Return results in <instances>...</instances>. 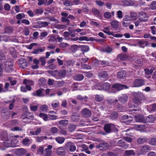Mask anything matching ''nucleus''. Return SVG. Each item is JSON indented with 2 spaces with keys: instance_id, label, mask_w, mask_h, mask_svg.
I'll return each instance as SVG.
<instances>
[{
  "instance_id": "1",
  "label": "nucleus",
  "mask_w": 156,
  "mask_h": 156,
  "mask_svg": "<svg viewBox=\"0 0 156 156\" xmlns=\"http://www.w3.org/2000/svg\"><path fill=\"white\" fill-rule=\"evenodd\" d=\"M134 98L133 101L136 105H129V108H137L142 103V101L145 99V97L142 93L140 92H135L133 94Z\"/></svg>"
},
{
  "instance_id": "2",
  "label": "nucleus",
  "mask_w": 156,
  "mask_h": 156,
  "mask_svg": "<svg viewBox=\"0 0 156 156\" xmlns=\"http://www.w3.org/2000/svg\"><path fill=\"white\" fill-rule=\"evenodd\" d=\"M3 62L4 63L5 70L6 72L10 73L13 69L12 62L10 60L7 61L5 60V62L4 59V61L0 62V76H2L3 74L2 67L1 62L2 63Z\"/></svg>"
},
{
  "instance_id": "3",
  "label": "nucleus",
  "mask_w": 156,
  "mask_h": 156,
  "mask_svg": "<svg viewBox=\"0 0 156 156\" xmlns=\"http://www.w3.org/2000/svg\"><path fill=\"white\" fill-rule=\"evenodd\" d=\"M88 84L90 85V86L92 88V90L95 89H97L98 90H101L102 89L104 90H108L110 87V83H103V85L101 86V87H100L99 86L100 85V83H97L96 84L95 86H93V85H94V81L91 80V81L88 82Z\"/></svg>"
},
{
  "instance_id": "4",
  "label": "nucleus",
  "mask_w": 156,
  "mask_h": 156,
  "mask_svg": "<svg viewBox=\"0 0 156 156\" xmlns=\"http://www.w3.org/2000/svg\"><path fill=\"white\" fill-rule=\"evenodd\" d=\"M18 135L17 136H12V137L9 138V139L7 138L5 139V141L4 142L3 144L4 146L6 147H16V145H15V143H17L18 141L17 140H15V142L13 143L12 141H11V140L13 139L15 140L16 137H19Z\"/></svg>"
},
{
  "instance_id": "5",
  "label": "nucleus",
  "mask_w": 156,
  "mask_h": 156,
  "mask_svg": "<svg viewBox=\"0 0 156 156\" xmlns=\"http://www.w3.org/2000/svg\"><path fill=\"white\" fill-rule=\"evenodd\" d=\"M48 72L57 79H60L64 77L66 74V71L64 70H60L58 71L57 70L49 71Z\"/></svg>"
},
{
  "instance_id": "6",
  "label": "nucleus",
  "mask_w": 156,
  "mask_h": 156,
  "mask_svg": "<svg viewBox=\"0 0 156 156\" xmlns=\"http://www.w3.org/2000/svg\"><path fill=\"white\" fill-rule=\"evenodd\" d=\"M128 87L125 85L120 84L119 83H115L112 85V92L115 93L117 91H119L124 89L128 88Z\"/></svg>"
},
{
  "instance_id": "7",
  "label": "nucleus",
  "mask_w": 156,
  "mask_h": 156,
  "mask_svg": "<svg viewBox=\"0 0 156 156\" xmlns=\"http://www.w3.org/2000/svg\"><path fill=\"white\" fill-rule=\"evenodd\" d=\"M104 128L105 131L107 133H110L112 131H115V127L113 124H106Z\"/></svg>"
},
{
  "instance_id": "8",
  "label": "nucleus",
  "mask_w": 156,
  "mask_h": 156,
  "mask_svg": "<svg viewBox=\"0 0 156 156\" xmlns=\"http://www.w3.org/2000/svg\"><path fill=\"white\" fill-rule=\"evenodd\" d=\"M136 120L138 121L144 122L145 123H153L154 121V116L152 115H149L148 117H146L145 120H144L142 119H137Z\"/></svg>"
},
{
  "instance_id": "9",
  "label": "nucleus",
  "mask_w": 156,
  "mask_h": 156,
  "mask_svg": "<svg viewBox=\"0 0 156 156\" xmlns=\"http://www.w3.org/2000/svg\"><path fill=\"white\" fill-rule=\"evenodd\" d=\"M128 99L127 96L125 94H122L119 95L118 97L119 101L121 103H126Z\"/></svg>"
},
{
  "instance_id": "10",
  "label": "nucleus",
  "mask_w": 156,
  "mask_h": 156,
  "mask_svg": "<svg viewBox=\"0 0 156 156\" xmlns=\"http://www.w3.org/2000/svg\"><path fill=\"white\" fill-rule=\"evenodd\" d=\"M131 18L128 16H126L124 17L122 22V25L125 27L128 26L130 23Z\"/></svg>"
},
{
  "instance_id": "11",
  "label": "nucleus",
  "mask_w": 156,
  "mask_h": 156,
  "mask_svg": "<svg viewBox=\"0 0 156 156\" xmlns=\"http://www.w3.org/2000/svg\"><path fill=\"white\" fill-rule=\"evenodd\" d=\"M98 76L100 80H105L108 78V75L107 72L102 71L99 73Z\"/></svg>"
},
{
  "instance_id": "12",
  "label": "nucleus",
  "mask_w": 156,
  "mask_h": 156,
  "mask_svg": "<svg viewBox=\"0 0 156 156\" xmlns=\"http://www.w3.org/2000/svg\"><path fill=\"white\" fill-rule=\"evenodd\" d=\"M44 90L42 89H40L36 91H34L32 93V95L34 96L43 97L44 96Z\"/></svg>"
},
{
  "instance_id": "13",
  "label": "nucleus",
  "mask_w": 156,
  "mask_h": 156,
  "mask_svg": "<svg viewBox=\"0 0 156 156\" xmlns=\"http://www.w3.org/2000/svg\"><path fill=\"white\" fill-rule=\"evenodd\" d=\"M117 145L125 149H126L129 147L128 145L126 144L124 139H122L118 141L117 143Z\"/></svg>"
},
{
  "instance_id": "14",
  "label": "nucleus",
  "mask_w": 156,
  "mask_h": 156,
  "mask_svg": "<svg viewBox=\"0 0 156 156\" xmlns=\"http://www.w3.org/2000/svg\"><path fill=\"white\" fill-rule=\"evenodd\" d=\"M154 68H152L151 69L146 68L144 69L145 76L147 78H149L151 77V74L154 70Z\"/></svg>"
},
{
  "instance_id": "15",
  "label": "nucleus",
  "mask_w": 156,
  "mask_h": 156,
  "mask_svg": "<svg viewBox=\"0 0 156 156\" xmlns=\"http://www.w3.org/2000/svg\"><path fill=\"white\" fill-rule=\"evenodd\" d=\"M150 150V148L147 145H144L142 146L140 151V152L137 153L138 155L144 154L148 152Z\"/></svg>"
},
{
  "instance_id": "16",
  "label": "nucleus",
  "mask_w": 156,
  "mask_h": 156,
  "mask_svg": "<svg viewBox=\"0 0 156 156\" xmlns=\"http://www.w3.org/2000/svg\"><path fill=\"white\" fill-rule=\"evenodd\" d=\"M144 83V80L141 79H136L133 83L134 87H139L143 85Z\"/></svg>"
},
{
  "instance_id": "17",
  "label": "nucleus",
  "mask_w": 156,
  "mask_h": 156,
  "mask_svg": "<svg viewBox=\"0 0 156 156\" xmlns=\"http://www.w3.org/2000/svg\"><path fill=\"white\" fill-rule=\"evenodd\" d=\"M28 63L27 62L25 59H21L19 60V65L21 68H25L28 65Z\"/></svg>"
},
{
  "instance_id": "18",
  "label": "nucleus",
  "mask_w": 156,
  "mask_h": 156,
  "mask_svg": "<svg viewBox=\"0 0 156 156\" xmlns=\"http://www.w3.org/2000/svg\"><path fill=\"white\" fill-rule=\"evenodd\" d=\"M14 152H15L16 155L19 156H21L25 154L26 152V151L23 148H19L14 150Z\"/></svg>"
},
{
  "instance_id": "19",
  "label": "nucleus",
  "mask_w": 156,
  "mask_h": 156,
  "mask_svg": "<svg viewBox=\"0 0 156 156\" xmlns=\"http://www.w3.org/2000/svg\"><path fill=\"white\" fill-rule=\"evenodd\" d=\"M83 115L85 117L88 118L90 116L91 112L88 109L84 108L82 111Z\"/></svg>"
},
{
  "instance_id": "20",
  "label": "nucleus",
  "mask_w": 156,
  "mask_h": 156,
  "mask_svg": "<svg viewBox=\"0 0 156 156\" xmlns=\"http://www.w3.org/2000/svg\"><path fill=\"white\" fill-rule=\"evenodd\" d=\"M52 147L51 145H48L47 147L45 149L44 151L45 153L46 156H50L52 154V151L51 149Z\"/></svg>"
},
{
  "instance_id": "21",
  "label": "nucleus",
  "mask_w": 156,
  "mask_h": 156,
  "mask_svg": "<svg viewBox=\"0 0 156 156\" xmlns=\"http://www.w3.org/2000/svg\"><path fill=\"white\" fill-rule=\"evenodd\" d=\"M71 39L72 41H77L78 40L80 41H89L90 40L89 39V38H88L86 36L81 37L79 38H78L77 37H76L75 38H71Z\"/></svg>"
},
{
  "instance_id": "22",
  "label": "nucleus",
  "mask_w": 156,
  "mask_h": 156,
  "mask_svg": "<svg viewBox=\"0 0 156 156\" xmlns=\"http://www.w3.org/2000/svg\"><path fill=\"white\" fill-rule=\"evenodd\" d=\"M68 149H69L70 151L73 152L76 150V147L71 142H69L66 145Z\"/></svg>"
},
{
  "instance_id": "23",
  "label": "nucleus",
  "mask_w": 156,
  "mask_h": 156,
  "mask_svg": "<svg viewBox=\"0 0 156 156\" xmlns=\"http://www.w3.org/2000/svg\"><path fill=\"white\" fill-rule=\"evenodd\" d=\"M128 56L126 55L119 54L117 58V60L119 61H124L127 60L128 59Z\"/></svg>"
},
{
  "instance_id": "24",
  "label": "nucleus",
  "mask_w": 156,
  "mask_h": 156,
  "mask_svg": "<svg viewBox=\"0 0 156 156\" xmlns=\"http://www.w3.org/2000/svg\"><path fill=\"white\" fill-rule=\"evenodd\" d=\"M126 72L124 70H122L118 73L117 77L119 79H124L126 77Z\"/></svg>"
},
{
  "instance_id": "25",
  "label": "nucleus",
  "mask_w": 156,
  "mask_h": 156,
  "mask_svg": "<svg viewBox=\"0 0 156 156\" xmlns=\"http://www.w3.org/2000/svg\"><path fill=\"white\" fill-rule=\"evenodd\" d=\"M57 154L60 156H64L65 154L64 148L60 147L58 148L57 151Z\"/></svg>"
},
{
  "instance_id": "26",
  "label": "nucleus",
  "mask_w": 156,
  "mask_h": 156,
  "mask_svg": "<svg viewBox=\"0 0 156 156\" xmlns=\"http://www.w3.org/2000/svg\"><path fill=\"white\" fill-rule=\"evenodd\" d=\"M64 5L66 6H69L73 5V2L71 0H61Z\"/></svg>"
},
{
  "instance_id": "27",
  "label": "nucleus",
  "mask_w": 156,
  "mask_h": 156,
  "mask_svg": "<svg viewBox=\"0 0 156 156\" xmlns=\"http://www.w3.org/2000/svg\"><path fill=\"white\" fill-rule=\"evenodd\" d=\"M135 128L137 130L142 131L145 128V125H135Z\"/></svg>"
},
{
  "instance_id": "28",
  "label": "nucleus",
  "mask_w": 156,
  "mask_h": 156,
  "mask_svg": "<svg viewBox=\"0 0 156 156\" xmlns=\"http://www.w3.org/2000/svg\"><path fill=\"white\" fill-rule=\"evenodd\" d=\"M45 50V49L44 48H39L34 50L33 51V53L37 54H39L40 52H41L44 51Z\"/></svg>"
},
{
  "instance_id": "29",
  "label": "nucleus",
  "mask_w": 156,
  "mask_h": 156,
  "mask_svg": "<svg viewBox=\"0 0 156 156\" xmlns=\"http://www.w3.org/2000/svg\"><path fill=\"white\" fill-rule=\"evenodd\" d=\"M122 2L124 5L126 6L132 5L134 4L133 2L130 0H123Z\"/></svg>"
},
{
  "instance_id": "30",
  "label": "nucleus",
  "mask_w": 156,
  "mask_h": 156,
  "mask_svg": "<svg viewBox=\"0 0 156 156\" xmlns=\"http://www.w3.org/2000/svg\"><path fill=\"white\" fill-rule=\"evenodd\" d=\"M139 44L140 47L144 48L145 46H148L149 44L147 42L141 41L139 42Z\"/></svg>"
},
{
  "instance_id": "31",
  "label": "nucleus",
  "mask_w": 156,
  "mask_h": 156,
  "mask_svg": "<svg viewBox=\"0 0 156 156\" xmlns=\"http://www.w3.org/2000/svg\"><path fill=\"white\" fill-rule=\"evenodd\" d=\"M55 140L59 144H62L65 140L64 138L62 137L58 136L55 138Z\"/></svg>"
},
{
  "instance_id": "32",
  "label": "nucleus",
  "mask_w": 156,
  "mask_h": 156,
  "mask_svg": "<svg viewBox=\"0 0 156 156\" xmlns=\"http://www.w3.org/2000/svg\"><path fill=\"white\" fill-rule=\"evenodd\" d=\"M135 120L136 122H142L145 123L144 122L138 121H137L136 119H142L143 120H145V118H144L143 116L142 115L138 114L135 116Z\"/></svg>"
},
{
  "instance_id": "33",
  "label": "nucleus",
  "mask_w": 156,
  "mask_h": 156,
  "mask_svg": "<svg viewBox=\"0 0 156 156\" xmlns=\"http://www.w3.org/2000/svg\"><path fill=\"white\" fill-rule=\"evenodd\" d=\"M95 100L97 101H102L104 99V97L102 95L97 94L95 96Z\"/></svg>"
},
{
  "instance_id": "34",
  "label": "nucleus",
  "mask_w": 156,
  "mask_h": 156,
  "mask_svg": "<svg viewBox=\"0 0 156 156\" xmlns=\"http://www.w3.org/2000/svg\"><path fill=\"white\" fill-rule=\"evenodd\" d=\"M84 78L83 75L79 74L75 75L74 77V80L77 81H80L82 80Z\"/></svg>"
},
{
  "instance_id": "35",
  "label": "nucleus",
  "mask_w": 156,
  "mask_h": 156,
  "mask_svg": "<svg viewBox=\"0 0 156 156\" xmlns=\"http://www.w3.org/2000/svg\"><path fill=\"white\" fill-rule=\"evenodd\" d=\"M147 20V19H143L142 18H140L135 22V25L136 27L138 26L141 22H146Z\"/></svg>"
},
{
  "instance_id": "36",
  "label": "nucleus",
  "mask_w": 156,
  "mask_h": 156,
  "mask_svg": "<svg viewBox=\"0 0 156 156\" xmlns=\"http://www.w3.org/2000/svg\"><path fill=\"white\" fill-rule=\"evenodd\" d=\"M119 22L117 21H113L111 23V25L114 29L117 28L119 24Z\"/></svg>"
},
{
  "instance_id": "37",
  "label": "nucleus",
  "mask_w": 156,
  "mask_h": 156,
  "mask_svg": "<svg viewBox=\"0 0 156 156\" xmlns=\"http://www.w3.org/2000/svg\"><path fill=\"white\" fill-rule=\"evenodd\" d=\"M41 131V129L40 128H38L36 131H30V134L32 135H37Z\"/></svg>"
},
{
  "instance_id": "38",
  "label": "nucleus",
  "mask_w": 156,
  "mask_h": 156,
  "mask_svg": "<svg viewBox=\"0 0 156 156\" xmlns=\"http://www.w3.org/2000/svg\"><path fill=\"white\" fill-rule=\"evenodd\" d=\"M31 143V141L28 139H25L23 141V144L24 145L28 146Z\"/></svg>"
},
{
  "instance_id": "39",
  "label": "nucleus",
  "mask_w": 156,
  "mask_h": 156,
  "mask_svg": "<svg viewBox=\"0 0 156 156\" xmlns=\"http://www.w3.org/2000/svg\"><path fill=\"white\" fill-rule=\"evenodd\" d=\"M80 47L81 50L83 52H86L89 50V48L87 45H83L81 46Z\"/></svg>"
},
{
  "instance_id": "40",
  "label": "nucleus",
  "mask_w": 156,
  "mask_h": 156,
  "mask_svg": "<svg viewBox=\"0 0 156 156\" xmlns=\"http://www.w3.org/2000/svg\"><path fill=\"white\" fill-rule=\"evenodd\" d=\"M39 116L45 121H47L48 120V116L46 114L40 113L39 115Z\"/></svg>"
},
{
  "instance_id": "41",
  "label": "nucleus",
  "mask_w": 156,
  "mask_h": 156,
  "mask_svg": "<svg viewBox=\"0 0 156 156\" xmlns=\"http://www.w3.org/2000/svg\"><path fill=\"white\" fill-rule=\"evenodd\" d=\"M56 41V38L55 36L51 35L49 39V42L50 44Z\"/></svg>"
},
{
  "instance_id": "42",
  "label": "nucleus",
  "mask_w": 156,
  "mask_h": 156,
  "mask_svg": "<svg viewBox=\"0 0 156 156\" xmlns=\"http://www.w3.org/2000/svg\"><path fill=\"white\" fill-rule=\"evenodd\" d=\"M107 101L111 104H113L115 102H117L118 100L115 98H109L107 99Z\"/></svg>"
},
{
  "instance_id": "43",
  "label": "nucleus",
  "mask_w": 156,
  "mask_h": 156,
  "mask_svg": "<svg viewBox=\"0 0 156 156\" xmlns=\"http://www.w3.org/2000/svg\"><path fill=\"white\" fill-rule=\"evenodd\" d=\"M48 33L46 31H44L40 33V39L41 40L43 39L44 38L48 35Z\"/></svg>"
},
{
  "instance_id": "44",
  "label": "nucleus",
  "mask_w": 156,
  "mask_h": 156,
  "mask_svg": "<svg viewBox=\"0 0 156 156\" xmlns=\"http://www.w3.org/2000/svg\"><path fill=\"white\" fill-rule=\"evenodd\" d=\"M92 12L97 17L101 16L99 12L97 9L93 8L92 9Z\"/></svg>"
},
{
  "instance_id": "45",
  "label": "nucleus",
  "mask_w": 156,
  "mask_h": 156,
  "mask_svg": "<svg viewBox=\"0 0 156 156\" xmlns=\"http://www.w3.org/2000/svg\"><path fill=\"white\" fill-rule=\"evenodd\" d=\"M103 31L105 33L108 35L112 34V32L110 31L109 29L107 27H104L103 30Z\"/></svg>"
},
{
  "instance_id": "46",
  "label": "nucleus",
  "mask_w": 156,
  "mask_h": 156,
  "mask_svg": "<svg viewBox=\"0 0 156 156\" xmlns=\"http://www.w3.org/2000/svg\"><path fill=\"white\" fill-rule=\"evenodd\" d=\"M38 106V105L34 106L33 104H31L30 105V108L31 111L35 112L37 110Z\"/></svg>"
},
{
  "instance_id": "47",
  "label": "nucleus",
  "mask_w": 156,
  "mask_h": 156,
  "mask_svg": "<svg viewBox=\"0 0 156 156\" xmlns=\"http://www.w3.org/2000/svg\"><path fill=\"white\" fill-rule=\"evenodd\" d=\"M24 84H27L30 86H33L34 85V83L32 81L27 80L26 79L24 80L23 81Z\"/></svg>"
},
{
  "instance_id": "48",
  "label": "nucleus",
  "mask_w": 156,
  "mask_h": 156,
  "mask_svg": "<svg viewBox=\"0 0 156 156\" xmlns=\"http://www.w3.org/2000/svg\"><path fill=\"white\" fill-rule=\"evenodd\" d=\"M147 141V139L145 138H140L137 141L138 143L139 144H142Z\"/></svg>"
},
{
  "instance_id": "49",
  "label": "nucleus",
  "mask_w": 156,
  "mask_h": 156,
  "mask_svg": "<svg viewBox=\"0 0 156 156\" xmlns=\"http://www.w3.org/2000/svg\"><path fill=\"white\" fill-rule=\"evenodd\" d=\"M59 104L58 101L57 100H55L52 102L51 106L53 108H56L58 106Z\"/></svg>"
},
{
  "instance_id": "50",
  "label": "nucleus",
  "mask_w": 156,
  "mask_h": 156,
  "mask_svg": "<svg viewBox=\"0 0 156 156\" xmlns=\"http://www.w3.org/2000/svg\"><path fill=\"white\" fill-rule=\"evenodd\" d=\"M48 107L47 105H42L40 107V110L44 112L47 111Z\"/></svg>"
},
{
  "instance_id": "51",
  "label": "nucleus",
  "mask_w": 156,
  "mask_h": 156,
  "mask_svg": "<svg viewBox=\"0 0 156 156\" xmlns=\"http://www.w3.org/2000/svg\"><path fill=\"white\" fill-rule=\"evenodd\" d=\"M44 148L42 146L40 147L37 150V153L41 155H43L44 152Z\"/></svg>"
},
{
  "instance_id": "52",
  "label": "nucleus",
  "mask_w": 156,
  "mask_h": 156,
  "mask_svg": "<svg viewBox=\"0 0 156 156\" xmlns=\"http://www.w3.org/2000/svg\"><path fill=\"white\" fill-rule=\"evenodd\" d=\"M81 67L83 69H90L91 67V66L87 64H82Z\"/></svg>"
},
{
  "instance_id": "53",
  "label": "nucleus",
  "mask_w": 156,
  "mask_h": 156,
  "mask_svg": "<svg viewBox=\"0 0 156 156\" xmlns=\"http://www.w3.org/2000/svg\"><path fill=\"white\" fill-rule=\"evenodd\" d=\"M47 137L46 136H41V137H37L36 139V140L37 142H41L44 139H46Z\"/></svg>"
},
{
  "instance_id": "54",
  "label": "nucleus",
  "mask_w": 156,
  "mask_h": 156,
  "mask_svg": "<svg viewBox=\"0 0 156 156\" xmlns=\"http://www.w3.org/2000/svg\"><path fill=\"white\" fill-rule=\"evenodd\" d=\"M68 123V121L67 120H62L59 122L60 124L64 126H65Z\"/></svg>"
},
{
  "instance_id": "55",
  "label": "nucleus",
  "mask_w": 156,
  "mask_h": 156,
  "mask_svg": "<svg viewBox=\"0 0 156 156\" xmlns=\"http://www.w3.org/2000/svg\"><path fill=\"white\" fill-rule=\"evenodd\" d=\"M133 120L132 117L130 116H129V119H127L126 120L124 121L123 122H126L127 124H129Z\"/></svg>"
},
{
  "instance_id": "56",
  "label": "nucleus",
  "mask_w": 156,
  "mask_h": 156,
  "mask_svg": "<svg viewBox=\"0 0 156 156\" xmlns=\"http://www.w3.org/2000/svg\"><path fill=\"white\" fill-rule=\"evenodd\" d=\"M77 98L80 100H83L84 101H86V100L87 98L86 96H85L84 97H83L81 95H78L77 96Z\"/></svg>"
},
{
  "instance_id": "57",
  "label": "nucleus",
  "mask_w": 156,
  "mask_h": 156,
  "mask_svg": "<svg viewBox=\"0 0 156 156\" xmlns=\"http://www.w3.org/2000/svg\"><path fill=\"white\" fill-rule=\"evenodd\" d=\"M104 16L105 18L107 19L110 18L111 16V14L109 12H107L104 13Z\"/></svg>"
},
{
  "instance_id": "58",
  "label": "nucleus",
  "mask_w": 156,
  "mask_h": 156,
  "mask_svg": "<svg viewBox=\"0 0 156 156\" xmlns=\"http://www.w3.org/2000/svg\"><path fill=\"white\" fill-rule=\"evenodd\" d=\"M66 17H62V18H61L62 21L63 22L66 23L67 25H69L70 23V21Z\"/></svg>"
},
{
  "instance_id": "59",
  "label": "nucleus",
  "mask_w": 156,
  "mask_h": 156,
  "mask_svg": "<svg viewBox=\"0 0 156 156\" xmlns=\"http://www.w3.org/2000/svg\"><path fill=\"white\" fill-rule=\"evenodd\" d=\"M150 8L154 10L156 9V1L153 2L150 5Z\"/></svg>"
},
{
  "instance_id": "60",
  "label": "nucleus",
  "mask_w": 156,
  "mask_h": 156,
  "mask_svg": "<svg viewBox=\"0 0 156 156\" xmlns=\"http://www.w3.org/2000/svg\"><path fill=\"white\" fill-rule=\"evenodd\" d=\"M131 20L132 19L133 20H136L137 17V14L133 12L131 14Z\"/></svg>"
},
{
  "instance_id": "61",
  "label": "nucleus",
  "mask_w": 156,
  "mask_h": 156,
  "mask_svg": "<svg viewBox=\"0 0 156 156\" xmlns=\"http://www.w3.org/2000/svg\"><path fill=\"white\" fill-rule=\"evenodd\" d=\"M43 12V10L42 9H37L34 11V13L38 15L42 14Z\"/></svg>"
},
{
  "instance_id": "62",
  "label": "nucleus",
  "mask_w": 156,
  "mask_h": 156,
  "mask_svg": "<svg viewBox=\"0 0 156 156\" xmlns=\"http://www.w3.org/2000/svg\"><path fill=\"white\" fill-rule=\"evenodd\" d=\"M70 35V34L68 32H65L63 34V36L65 37L66 40L69 39V37Z\"/></svg>"
},
{
  "instance_id": "63",
  "label": "nucleus",
  "mask_w": 156,
  "mask_h": 156,
  "mask_svg": "<svg viewBox=\"0 0 156 156\" xmlns=\"http://www.w3.org/2000/svg\"><path fill=\"white\" fill-rule=\"evenodd\" d=\"M149 144L151 145H156V138L151 139Z\"/></svg>"
},
{
  "instance_id": "64",
  "label": "nucleus",
  "mask_w": 156,
  "mask_h": 156,
  "mask_svg": "<svg viewBox=\"0 0 156 156\" xmlns=\"http://www.w3.org/2000/svg\"><path fill=\"white\" fill-rule=\"evenodd\" d=\"M25 17V15L23 14L20 13L16 15V18L18 20H21L22 18Z\"/></svg>"
}]
</instances>
